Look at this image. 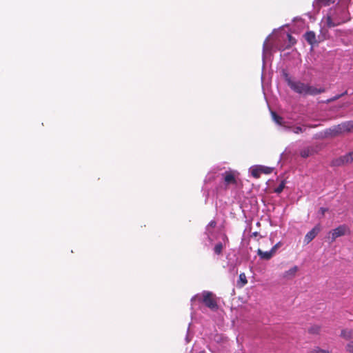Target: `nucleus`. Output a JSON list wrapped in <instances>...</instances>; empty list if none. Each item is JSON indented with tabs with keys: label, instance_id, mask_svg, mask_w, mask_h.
<instances>
[{
	"label": "nucleus",
	"instance_id": "obj_1",
	"mask_svg": "<svg viewBox=\"0 0 353 353\" xmlns=\"http://www.w3.org/2000/svg\"><path fill=\"white\" fill-rule=\"evenodd\" d=\"M285 80L288 85L294 92L301 95H312L314 96L325 92L323 88H316L309 83H305L301 81H293L288 73H284Z\"/></svg>",
	"mask_w": 353,
	"mask_h": 353
},
{
	"label": "nucleus",
	"instance_id": "obj_2",
	"mask_svg": "<svg viewBox=\"0 0 353 353\" xmlns=\"http://www.w3.org/2000/svg\"><path fill=\"white\" fill-rule=\"evenodd\" d=\"M199 301L212 310H216L219 307L216 296L212 292L203 291L202 297Z\"/></svg>",
	"mask_w": 353,
	"mask_h": 353
},
{
	"label": "nucleus",
	"instance_id": "obj_3",
	"mask_svg": "<svg viewBox=\"0 0 353 353\" xmlns=\"http://www.w3.org/2000/svg\"><path fill=\"white\" fill-rule=\"evenodd\" d=\"M239 173L236 170H229L221 174L224 185L227 188L230 185H236Z\"/></svg>",
	"mask_w": 353,
	"mask_h": 353
},
{
	"label": "nucleus",
	"instance_id": "obj_4",
	"mask_svg": "<svg viewBox=\"0 0 353 353\" xmlns=\"http://www.w3.org/2000/svg\"><path fill=\"white\" fill-rule=\"evenodd\" d=\"M350 232V230L345 225H341L335 229L331 230L329 234L330 236V243H333L335 240L340 236H344Z\"/></svg>",
	"mask_w": 353,
	"mask_h": 353
},
{
	"label": "nucleus",
	"instance_id": "obj_5",
	"mask_svg": "<svg viewBox=\"0 0 353 353\" xmlns=\"http://www.w3.org/2000/svg\"><path fill=\"white\" fill-rule=\"evenodd\" d=\"M353 162V155L352 152L334 159L331 162V165L334 167L343 166Z\"/></svg>",
	"mask_w": 353,
	"mask_h": 353
},
{
	"label": "nucleus",
	"instance_id": "obj_6",
	"mask_svg": "<svg viewBox=\"0 0 353 353\" xmlns=\"http://www.w3.org/2000/svg\"><path fill=\"white\" fill-rule=\"evenodd\" d=\"M321 230V227L319 224L315 225L310 231H309L305 236L304 242L305 244H308L311 242L319 233Z\"/></svg>",
	"mask_w": 353,
	"mask_h": 353
},
{
	"label": "nucleus",
	"instance_id": "obj_7",
	"mask_svg": "<svg viewBox=\"0 0 353 353\" xmlns=\"http://www.w3.org/2000/svg\"><path fill=\"white\" fill-rule=\"evenodd\" d=\"M304 37L307 42L310 44L311 46H313L316 43H317V41L316 39V34L313 31H308L304 34Z\"/></svg>",
	"mask_w": 353,
	"mask_h": 353
},
{
	"label": "nucleus",
	"instance_id": "obj_8",
	"mask_svg": "<svg viewBox=\"0 0 353 353\" xmlns=\"http://www.w3.org/2000/svg\"><path fill=\"white\" fill-rule=\"evenodd\" d=\"M257 254L263 260H270L274 256L271 250L264 252L261 249L257 250Z\"/></svg>",
	"mask_w": 353,
	"mask_h": 353
},
{
	"label": "nucleus",
	"instance_id": "obj_9",
	"mask_svg": "<svg viewBox=\"0 0 353 353\" xmlns=\"http://www.w3.org/2000/svg\"><path fill=\"white\" fill-rule=\"evenodd\" d=\"M298 271V267L294 266L288 271H285L283 273V277L285 279H292L294 278Z\"/></svg>",
	"mask_w": 353,
	"mask_h": 353
},
{
	"label": "nucleus",
	"instance_id": "obj_10",
	"mask_svg": "<svg viewBox=\"0 0 353 353\" xmlns=\"http://www.w3.org/2000/svg\"><path fill=\"white\" fill-rule=\"evenodd\" d=\"M330 131L332 136H337L340 134L344 133L341 123L334 126L332 129H330Z\"/></svg>",
	"mask_w": 353,
	"mask_h": 353
},
{
	"label": "nucleus",
	"instance_id": "obj_11",
	"mask_svg": "<svg viewBox=\"0 0 353 353\" xmlns=\"http://www.w3.org/2000/svg\"><path fill=\"white\" fill-rule=\"evenodd\" d=\"M314 152V150L312 148L307 147L301 150L300 155L303 158H307L310 155L313 154Z\"/></svg>",
	"mask_w": 353,
	"mask_h": 353
},
{
	"label": "nucleus",
	"instance_id": "obj_12",
	"mask_svg": "<svg viewBox=\"0 0 353 353\" xmlns=\"http://www.w3.org/2000/svg\"><path fill=\"white\" fill-rule=\"evenodd\" d=\"M332 3H333L332 0H315L314 1L315 6L318 7L319 8L328 6Z\"/></svg>",
	"mask_w": 353,
	"mask_h": 353
},
{
	"label": "nucleus",
	"instance_id": "obj_13",
	"mask_svg": "<svg viewBox=\"0 0 353 353\" xmlns=\"http://www.w3.org/2000/svg\"><path fill=\"white\" fill-rule=\"evenodd\" d=\"M248 283V280L246 278V275L245 273H241L239 274V278L237 281V286L239 288L243 287L245 285H246Z\"/></svg>",
	"mask_w": 353,
	"mask_h": 353
},
{
	"label": "nucleus",
	"instance_id": "obj_14",
	"mask_svg": "<svg viewBox=\"0 0 353 353\" xmlns=\"http://www.w3.org/2000/svg\"><path fill=\"white\" fill-rule=\"evenodd\" d=\"M341 126L343 128L344 132H353V128L352 125L351 121H345L341 123Z\"/></svg>",
	"mask_w": 353,
	"mask_h": 353
},
{
	"label": "nucleus",
	"instance_id": "obj_15",
	"mask_svg": "<svg viewBox=\"0 0 353 353\" xmlns=\"http://www.w3.org/2000/svg\"><path fill=\"white\" fill-rule=\"evenodd\" d=\"M341 336L346 340H350L353 338V333L350 330H343L341 332Z\"/></svg>",
	"mask_w": 353,
	"mask_h": 353
},
{
	"label": "nucleus",
	"instance_id": "obj_16",
	"mask_svg": "<svg viewBox=\"0 0 353 353\" xmlns=\"http://www.w3.org/2000/svg\"><path fill=\"white\" fill-rule=\"evenodd\" d=\"M321 326L319 325H313L308 329V332L311 334H318L321 332Z\"/></svg>",
	"mask_w": 353,
	"mask_h": 353
},
{
	"label": "nucleus",
	"instance_id": "obj_17",
	"mask_svg": "<svg viewBox=\"0 0 353 353\" xmlns=\"http://www.w3.org/2000/svg\"><path fill=\"white\" fill-rule=\"evenodd\" d=\"M271 114H272V119L274 120V121L275 123H276L277 124H279L280 125H283L282 124L283 118L281 117L278 115L275 112H272Z\"/></svg>",
	"mask_w": 353,
	"mask_h": 353
},
{
	"label": "nucleus",
	"instance_id": "obj_18",
	"mask_svg": "<svg viewBox=\"0 0 353 353\" xmlns=\"http://www.w3.org/2000/svg\"><path fill=\"white\" fill-rule=\"evenodd\" d=\"M252 176L256 179H259L261 174V170L259 166L254 168L251 172Z\"/></svg>",
	"mask_w": 353,
	"mask_h": 353
},
{
	"label": "nucleus",
	"instance_id": "obj_19",
	"mask_svg": "<svg viewBox=\"0 0 353 353\" xmlns=\"http://www.w3.org/2000/svg\"><path fill=\"white\" fill-rule=\"evenodd\" d=\"M223 248V246L221 243H216L214 248V253L217 255H220L222 253Z\"/></svg>",
	"mask_w": 353,
	"mask_h": 353
},
{
	"label": "nucleus",
	"instance_id": "obj_20",
	"mask_svg": "<svg viewBox=\"0 0 353 353\" xmlns=\"http://www.w3.org/2000/svg\"><path fill=\"white\" fill-rule=\"evenodd\" d=\"M259 167L261 170V174L263 173L265 174H268L272 173L273 171V168H270V167H266V166H263V165H260Z\"/></svg>",
	"mask_w": 353,
	"mask_h": 353
},
{
	"label": "nucleus",
	"instance_id": "obj_21",
	"mask_svg": "<svg viewBox=\"0 0 353 353\" xmlns=\"http://www.w3.org/2000/svg\"><path fill=\"white\" fill-rule=\"evenodd\" d=\"M288 128L292 130V131L295 134H300V133L303 132L305 130V129H303V128H301L300 126L292 127V128Z\"/></svg>",
	"mask_w": 353,
	"mask_h": 353
},
{
	"label": "nucleus",
	"instance_id": "obj_22",
	"mask_svg": "<svg viewBox=\"0 0 353 353\" xmlns=\"http://www.w3.org/2000/svg\"><path fill=\"white\" fill-rule=\"evenodd\" d=\"M345 350L347 353H353V341H350L346 344Z\"/></svg>",
	"mask_w": 353,
	"mask_h": 353
},
{
	"label": "nucleus",
	"instance_id": "obj_23",
	"mask_svg": "<svg viewBox=\"0 0 353 353\" xmlns=\"http://www.w3.org/2000/svg\"><path fill=\"white\" fill-rule=\"evenodd\" d=\"M341 97V95H340V94H336V95L334 96L333 97H332V98H330V99H327V100L325 101V103H332V102H333V101H336V100L339 99Z\"/></svg>",
	"mask_w": 353,
	"mask_h": 353
},
{
	"label": "nucleus",
	"instance_id": "obj_24",
	"mask_svg": "<svg viewBox=\"0 0 353 353\" xmlns=\"http://www.w3.org/2000/svg\"><path fill=\"white\" fill-rule=\"evenodd\" d=\"M284 187H285V184H284V183H283V182H282V183H281V184H280V185H279V186L275 189L274 192H275L276 193L279 194V193H281V192L283 190Z\"/></svg>",
	"mask_w": 353,
	"mask_h": 353
},
{
	"label": "nucleus",
	"instance_id": "obj_25",
	"mask_svg": "<svg viewBox=\"0 0 353 353\" xmlns=\"http://www.w3.org/2000/svg\"><path fill=\"white\" fill-rule=\"evenodd\" d=\"M281 246V243L279 242L276 244H275L272 249L270 250L273 254H274L277 250V249Z\"/></svg>",
	"mask_w": 353,
	"mask_h": 353
},
{
	"label": "nucleus",
	"instance_id": "obj_26",
	"mask_svg": "<svg viewBox=\"0 0 353 353\" xmlns=\"http://www.w3.org/2000/svg\"><path fill=\"white\" fill-rule=\"evenodd\" d=\"M327 23L329 27H334L336 26L335 23H332L331 17H328L327 19Z\"/></svg>",
	"mask_w": 353,
	"mask_h": 353
},
{
	"label": "nucleus",
	"instance_id": "obj_27",
	"mask_svg": "<svg viewBox=\"0 0 353 353\" xmlns=\"http://www.w3.org/2000/svg\"><path fill=\"white\" fill-rule=\"evenodd\" d=\"M328 211V208H321L319 210V212L321 214V216L325 215V213Z\"/></svg>",
	"mask_w": 353,
	"mask_h": 353
},
{
	"label": "nucleus",
	"instance_id": "obj_28",
	"mask_svg": "<svg viewBox=\"0 0 353 353\" xmlns=\"http://www.w3.org/2000/svg\"><path fill=\"white\" fill-rule=\"evenodd\" d=\"M313 353H331L327 350H322V349H317L315 350Z\"/></svg>",
	"mask_w": 353,
	"mask_h": 353
},
{
	"label": "nucleus",
	"instance_id": "obj_29",
	"mask_svg": "<svg viewBox=\"0 0 353 353\" xmlns=\"http://www.w3.org/2000/svg\"><path fill=\"white\" fill-rule=\"evenodd\" d=\"M351 104H352V103H350V102H346V103H345L342 104V105L340 106V108H347V107H349Z\"/></svg>",
	"mask_w": 353,
	"mask_h": 353
},
{
	"label": "nucleus",
	"instance_id": "obj_30",
	"mask_svg": "<svg viewBox=\"0 0 353 353\" xmlns=\"http://www.w3.org/2000/svg\"><path fill=\"white\" fill-rule=\"evenodd\" d=\"M288 37L290 42H292V41L294 40L293 37L290 34H288Z\"/></svg>",
	"mask_w": 353,
	"mask_h": 353
},
{
	"label": "nucleus",
	"instance_id": "obj_31",
	"mask_svg": "<svg viewBox=\"0 0 353 353\" xmlns=\"http://www.w3.org/2000/svg\"><path fill=\"white\" fill-rule=\"evenodd\" d=\"M346 94H347V90H346V91H345L344 92H343V93L340 94V95H341V97H343V96H345V95H346Z\"/></svg>",
	"mask_w": 353,
	"mask_h": 353
},
{
	"label": "nucleus",
	"instance_id": "obj_32",
	"mask_svg": "<svg viewBox=\"0 0 353 353\" xmlns=\"http://www.w3.org/2000/svg\"><path fill=\"white\" fill-rule=\"evenodd\" d=\"M210 225H215L216 223L214 221H212V222L210 223Z\"/></svg>",
	"mask_w": 353,
	"mask_h": 353
},
{
	"label": "nucleus",
	"instance_id": "obj_33",
	"mask_svg": "<svg viewBox=\"0 0 353 353\" xmlns=\"http://www.w3.org/2000/svg\"><path fill=\"white\" fill-rule=\"evenodd\" d=\"M253 235H254V236H256V235H257V232H254V233H253Z\"/></svg>",
	"mask_w": 353,
	"mask_h": 353
}]
</instances>
